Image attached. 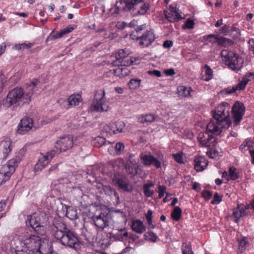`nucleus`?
<instances>
[{"mask_svg":"<svg viewBox=\"0 0 254 254\" xmlns=\"http://www.w3.org/2000/svg\"><path fill=\"white\" fill-rule=\"evenodd\" d=\"M144 237L145 240L153 243L155 242L158 238L157 235L152 232L146 233Z\"/></svg>","mask_w":254,"mask_h":254,"instance_id":"41","label":"nucleus"},{"mask_svg":"<svg viewBox=\"0 0 254 254\" xmlns=\"http://www.w3.org/2000/svg\"><path fill=\"white\" fill-rule=\"evenodd\" d=\"M254 78V73L253 72H249L243 78V79L245 80H248V82L249 81H251L252 79Z\"/></svg>","mask_w":254,"mask_h":254,"instance_id":"55","label":"nucleus"},{"mask_svg":"<svg viewBox=\"0 0 254 254\" xmlns=\"http://www.w3.org/2000/svg\"><path fill=\"white\" fill-rule=\"evenodd\" d=\"M74 29V28L73 26H68V27H67L66 28L64 29L63 30V31H64V34H65L70 32Z\"/></svg>","mask_w":254,"mask_h":254,"instance_id":"61","label":"nucleus"},{"mask_svg":"<svg viewBox=\"0 0 254 254\" xmlns=\"http://www.w3.org/2000/svg\"><path fill=\"white\" fill-rule=\"evenodd\" d=\"M53 231L55 238L62 245L75 250L80 248L78 238L64 223H58L55 224Z\"/></svg>","mask_w":254,"mask_h":254,"instance_id":"4","label":"nucleus"},{"mask_svg":"<svg viewBox=\"0 0 254 254\" xmlns=\"http://www.w3.org/2000/svg\"><path fill=\"white\" fill-rule=\"evenodd\" d=\"M55 151L51 150L50 152H47V154L45 156L46 158L48 159L50 161L55 156Z\"/></svg>","mask_w":254,"mask_h":254,"instance_id":"57","label":"nucleus"},{"mask_svg":"<svg viewBox=\"0 0 254 254\" xmlns=\"http://www.w3.org/2000/svg\"><path fill=\"white\" fill-rule=\"evenodd\" d=\"M194 162V169L197 172H200L204 170L208 165L207 161L204 157L202 156L195 157Z\"/></svg>","mask_w":254,"mask_h":254,"instance_id":"21","label":"nucleus"},{"mask_svg":"<svg viewBox=\"0 0 254 254\" xmlns=\"http://www.w3.org/2000/svg\"><path fill=\"white\" fill-rule=\"evenodd\" d=\"M118 239L120 241H123L124 237H128V233L125 231V229H121L120 231L117 234Z\"/></svg>","mask_w":254,"mask_h":254,"instance_id":"45","label":"nucleus"},{"mask_svg":"<svg viewBox=\"0 0 254 254\" xmlns=\"http://www.w3.org/2000/svg\"><path fill=\"white\" fill-rule=\"evenodd\" d=\"M94 145L97 147H100L106 144V141L105 138L101 136L96 137L94 141Z\"/></svg>","mask_w":254,"mask_h":254,"instance_id":"40","label":"nucleus"},{"mask_svg":"<svg viewBox=\"0 0 254 254\" xmlns=\"http://www.w3.org/2000/svg\"><path fill=\"white\" fill-rule=\"evenodd\" d=\"M210 133H211L207 130L205 132H200L198 134L197 139L202 146L211 148L216 145L215 139L211 134H210Z\"/></svg>","mask_w":254,"mask_h":254,"instance_id":"12","label":"nucleus"},{"mask_svg":"<svg viewBox=\"0 0 254 254\" xmlns=\"http://www.w3.org/2000/svg\"><path fill=\"white\" fill-rule=\"evenodd\" d=\"M6 45L4 43L0 45V56L4 53L5 50Z\"/></svg>","mask_w":254,"mask_h":254,"instance_id":"62","label":"nucleus"},{"mask_svg":"<svg viewBox=\"0 0 254 254\" xmlns=\"http://www.w3.org/2000/svg\"><path fill=\"white\" fill-rule=\"evenodd\" d=\"M247 83L248 80H245L242 78V80L236 86H234L232 89L228 90V94H231L237 90L244 89Z\"/></svg>","mask_w":254,"mask_h":254,"instance_id":"31","label":"nucleus"},{"mask_svg":"<svg viewBox=\"0 0 254 254\" xmlns=\"http://www.w3.org/2000/svg\"><path fill=\"white\" fill-rule=\"evenodd\" d=\"M173 157L175 161L179 163H183V154L181 153L173 154Z\"/></svg>","mask_w":254,"mask_h":254,"instance_id":"47","label":"nucleus"},{"mask_svg":"<svg viewBox=\"0 0 254 254\" xmlns=\"http://www.w3.org/2000/svg\"><path fill=\"white\" fill-rule=\"evenodd\" d=\"M6 206V202L2 201L0 202V212L2 211Z\"/></svg>","mask_w":254,"mask_h":254,"instance_id":"64","label":"nucleus"},{"mask_svg":"<svg viewBox=\"0 0 254 254\" xmlns=\"http://www.w3.org/2000/svg\"><path fill=\"white\" fill-rule=\"evenodd\" d=\"M64 35V31L61 30L58 33L56 34L54 33L53 32H52L50 35L46 39V42L51 40H54L58 38H60L62 37Z\"/></svg>","mask_w":254,"mask_h":254,"instance_id":"38","label":"nucleus"},{"mask_svg":"<svg viewBox=\"0 0 254 254\" xmlns=\"http://www.w3.org/2000/svg\"><path fill=\"white\" fill-rule=\"evenodd\" d=\"M153 212L151 210H149L147 213L146 214V218L147 220V222L148 224L150 226L152 225V216Z\"/></svg>","mask_w":254,"mask_h":254,"instance_id":"52","label":"nucleus"},{"mask_svg":"<svg viewBox=\"0 0 254 254\" xmlns=\"http://www.w3.org/2000/svg\"><path fill=\"white\" fill-rule=\"evenodd\" d=\"M125 148V145L122 142H118L116 144L115 146V150L117 152V154H120L122 151H123Z\"/></svg>","mask_w":254,"mask_h":254,"instance_id":"46","label":"nucleus"},{"mask_svg":"<svg viewBox=\"0 0 254 254\" xmlns=\"http://www.w3.org/2000/svg\"><path fill=\"white\" fill-rule=\"evenodd\" d=\"M194 22L193 20L191 19H188L185 25H184V28H188V29H191L194 26Z\"/></svg>","mask_w":254,"mask_h":254,"instance_id":"51","label":"nucleus"},{"mask_svg":"<svg viewBox=\"0 0 254 254\" xmlns=\"http://www.w3.org/2000/svg\"><path fill=\"white\" fill-rule=\"evenodd\" d=\"M183 254H193L190 243H184L182 247Z\"/></svg>","mask_w":254,"mask_h":254,"instance_id":"39","label":"nucleus"},{"mask_svg":"<svg viewBox=\"0 0 254 254\" xmlns=\"http://www.w3.org/2000/svg\"><path fill=\"white\" fill-rule=\"evenodd\" d=\"M91 108L92 110L97 112L108 111L109 106L106 104L105 93L104 91H99L95 93Z\"/></svg>","mask_w":254,"mask_h":254,"instance_id":"8","label":"nucleus"},{"mask_svg":"<svg viewBox=\"0 0 254 254\" xmlns=\"http://www.w3.org/2000/svg\"><path fill=\"white\" fill-rule=\"evenodd\" d=\"M178 93L181 98H187L190 96L192 89L190 87L180 86L178 87Z\"/></svg>","mask_w":254,"mask_h":254,"instance_id":"25","label":"nucleus"},{"mask_svg":"<svg viewBox=\"0 0 254 254\" xmlns=\"http://www.w3.org/2000/svg\"><path fill=\"white\" fill-rule=\"evenodd\" d=\"M45 215L40 212H35L27 216L26 224L31 227L37 234L44 235L46 231Z\"/></svg>","mask_w":254,"mask_h":254,"instance_id":"6","label":"nucleus"},{"mask_svg":"<svg viewBox=\"0 0 254 254\" xmlns=\"http://www.w3.org/2000/svg\"><path fill=\"white\" fill-rule=\"evenodd\" d=\"M66 209V216L69 219L74 220L78 218L76 209L70 206H65Z\"/></svg>","mask_w":254,"mask_h":254,"instance_id":"29","label":"nucleus"},{"mask_svg":"<svg viewBox=\"0 0 254 254\" xmlns=\"http://www.w3.org/2000/svg\"><path fill=\"white\" fill-rule=\"evenodd\" d=\"M81 101V96L79 94L70 96L67 100V102L70 106H77Z\"/></svg>","mask_w":254,"mask_h":254,"instance_id":"30","label":"nucleus"},{"mask_svg":"<svg viewBox=\"0 0 254 254\" xmlns=\"http://www.w3.org/2000/svg\"><path fill=\"white\" fill-rule=\"evenodd\" d=\"M132 230L137 233H142L145 230V227L142 221L139 220H136L132 222Z\"/></svg>","mask_w":254,"mask_h":254,"instance_id":"24","label":"nucleus"},{"mask_svg":"<svg viewBox=\"0 0 254 254\" xmlns=\"http://www.w3.org/2000/svg\"><path fill=\"white\" fill-rule=\"evenodd\" d=\"M10 245L16 252L37 253L46 249L49 246V242L38 235L30 234L25 231L18 239H13Z\"/></svg>","mask_w":254,"mask_h":254,"instance_id":"1","label":"nucleus"},{"mask_svg":"<svg viewBox=\"0 0 254 254\" xmlns=\"http://www.w3.org/2000/svg\"><path fill=\"white\" fill-rule=\"evenodd\" d=\"M244 105L239 102H236L232 107V115L234 125H238L241 121L245 113Z\"/></svg>","mask_w":254,"mask_h":254,"instance_id":"11","label":"nucleus"},{"mask_svg":"<svg viewBox=\"0 0 254 254\" xmlns=\"http://www.w3.org/2000/svg\"><path fill=\"white\" fill-rule=\"evenodd\" d=\"M141 81L138 78L131 79L128 83V86L130 89H136L140 87Z\"/></svg>","mask_w":254,"mask_h":254,"instance_id":"35","label":"nucleus"},{"mask_svg":"<svg viewBox=\"0 0 254 254\" xmlns=\"http://www.w3.org/2000/svg\"><path fill=\"white\" fill-rule=\"evenodd\" d=\"M134 156V155L132 153L130 154L129 155L128 161L133 165L136 164V162L133 160H132V158Z\"/></svg>","mask_w":254,"mask_h":254,"instance_id":"63","label":"nucleus"},{"mask_svg":"<svg viewBox=\"0 0 254 254\" xmlns=\"http://www.w3.org/2000/svg\"><path fill=\"white\" fill-rule=\"evenodd\" d=\"M202 196L206 199H209L212 196V194L208 190H203L202 192Z\"/></svg>","mask_w":254,"mask_h":254,"instance_id":"56","label":"nucleus"},{"mask_svg":"<svg viewBox=\"0 0 254 254\" xmlns=\"http://www.w3.org/2000/svg\"><path fill=\"white\" fill-rule=\"evenodd\" d=\"M114 182L117 187L124 191H130L131 190L129 186L128 181L126 178H117L114 180Z\"/></svg>","mask_w":254,"mask_h":254,"instance_id":"20","label":"nucleus"},{"mask_svg":"<svg viewBox=\"0 0 254 254\" xmlns=\"http://www.w3.org/2000/svg\"><path fill=\"white\" fill-rule=\"evenodd\" d=\"M125 127V123L122 121H118L114 123L111 126V130L114 133H119L124 131Z\"/></svg>","mask_w":254,"mask_h":254,"instance_id":"27","label":"nucleus"},{"mask_svg":"<svg viewBox=\"0 0 254 254\" xmlns=\"http://www.w3.org/2000/svg\"><path fill=\"white\" fill-rule=\"evenodd\" d=\"M181 209L178 206H176L171 214V216L174 220L178 221L181 218Z\"/></svg>","mask_w":254,"mask_h":254,"instance_id":"36","label":"nucleus"},{"mask_svg":"<svg viewBox=\"0 0 254 254\" xmlns=\"http://www.w3.org/2000/svg\"><path fill=\"white\" fill-rule=\"evenodd\" d=\"M222 201L221 197L216 192L214 194L213 200L211 201V203L213 204H216L219 203Z\"/></svg>","mask_w":254,"mask_h":254,"instance_id":"50","label":"nucleus"},{"mask_svg":"<svg viewBox=\"0 0 254 254\" xmlns=\"http://www.w3.org/2000/svg\"><path fill=\"white\" fill-rule=\"evenodd\" d=\"M158 189L159 193L158 196L159 198H161L163 196L164 193L166 192V188L164 186L159 185Z\"/></svg>","mask_w":254,"mask_h":254,"instance_id":"48","label":"nucleus"},{"mask_svg":"<svg viewBox=\"0 0 254 254\" xmlns=\"http://www.w3.org/2000/svg\"><path fill=\"white\" fill-rule=\"evenodd\" d=\"M239 241V250L242 253L246 248L248 245V242L246 238L240 239Z\"/></svg>","mask_w":254,"mask_h":254,"instance_id":"42","label":"nucleus"},{"mask_svg":"<svg viewBox=\"0 0 254 254\" xmlns=\"http://www.w3.org/2000/svg\"><path fill=\"white\" fill-rule=\"evenodd\" d=\"M229 105L223 102L213 112V117L216 121L214 123L210 121L207 126V130L214 135H219L221 133L222 128H228L231 125L229 119Z\"/></svg>","mask_w":254,"mask_h":254,"instance_id":"3","label":"nucleus"},{"mask_svg":"<svg viewBox=\"0 0 254 254\" xmlns=\"http://www.w3.org/2000/svg\"><path fill=\"white\" fill-rule=\"evenodd\" d=\"M147 73L149 75H154L158 77L161 76V72L158 70H148Z\"/></svg>","mask_w":254,"mask_h":254,"instance_id":"53","label":"nucleus"},{"mask_svg":"<svg viewBox=\"0 0 254 254\" xmlns=\"http://www.w3.org/2000/svg\"><path fill=\"white\" fill-rule=\"evenodd\" d=\"M139 157L142 164L145 166H149L152 165L156 168H159L161 167V162L150 154H145L141 153Z\"/></svg>","mask_w":254,"mask_h":254,"instance_id":"15","label":"nucleus"},{"mask_svg":"<svg viewBox=\"0 0 254 254\" xmlns=\"http://www.w3.org/2000/svg\"><path fill=\"white\" fill-rule=\"evenodd\" d=\"M18 160L16 158H12L9 160L8 162L3 165L0 169V180L1 182H5L8 180L11 175L15 171L16 166L18 164Z\"/></svg>","mask_w":254,"mask_h":254,"instance_id":"9","label":"nucleus"},{"mask_svg":"<svg viewBox=\"0 0 254 254\" xmlns=\"http://www.w3.org/2000/svg\"><path fill=\"white\" fill-rule=\"evenodd\" d=\"M250 50L254 54V38H252L248 42Z\"/></svg>","mask_w":254,"mask_h":254,"instance_id":"58","label":"nucleus"},{"mask_svg":"<svg viewBox=\"0 0 254 254\" xmlns=\"http://www.w3.org/2000/svg\"><path fill=\"white\" fill-rule=\"evenodd\" d=\"M221 55L224 58L226 64L234 71L238 72L243 67V59L234 52L225 50H222Z\"/></svg>","mask_w":254,"mask_h":254,"instance_id":"7","label":"nucleus"},{"mask_svg":"<svg viewBox=\"0 0 254 254\" xmlns=\"http://www.w3.org/2000/svg\"><path fill=\"white\" fill-rule=\"evenodd\" d=\"M50 160L45 156L39 159L38 162L35 165L34 170L35 171H41L49 163Z\"/></svg>","mask_w":254,"mask_h":254,"instance_id":"26","label":"nucleus"},{"mask_svg":"<svg viewBox=\"0 0 254 254\" xmlns=\"http://www.w3.org/2000/svg\"><path fill=\"white\" fill-rule=\"evenodd\" d=\"M92 219L96 226L101 229H104L109 225V218L107 215L104 213L94 216Z\"/></svg>","mask_w":254,"mask_h":254,"instance_id":"17","label":"nucleus"},{"mask_svg":"<svg viewBox=\"0 0 254 254\" xmlns=\"http://www.w3.org/2000/svg\"><path fill=\"white\" fill-rule=\"evenodd\" d=\"M202 72L204 73L205 76V78L204 79V80L208 81L212 78L213 75V71L208 65H204L202 69Z\"/></svg>","mask_w":254,"mask_h":254,"instance_id":"33","label":"nucleus"},{"mask_svg":"<svg viewBox=\"0 0 254 254\" xmlns=\"http://www.w3.org/2000/svg\"><path fill=\"white\" fill-rule=\"evenodd\" d=\"M11 142L9 138H5L3 139L0 143V146L2 149L4 157L6 158L8 154L11 151Z\"/></svg>","mask_w":254,"mask_h":254,"instance_id":"22","label":"nucleus"},{"mask_svg":"<svg viewBox=\"0 0 254 254\" xmlns=\"http://www.w3.org/2000/svg\"><path fill=\"white\" fill-rule=\"evenodd\" d=\"M173 43L172 41L167 40L164 42L163 46L165 48H170L173 46Z\"/></svg>","mask_w":254,"mask_h":254,"instance_id":"60","label":"nucleus"},{"mask_svg":"<svg viewBox=\"0 0 254 254\" xmlns=\"http://www.w3.org/2000/svg\"><path fill=\"white\" fill-rule=\"evenodd\" d=\"M32 46H33V44L32 43H28V44L21 43V44H16L14 46V49L15 50H18L25 49H29L32 47Z\"/></svg>","mask_w":254,"mask_h":254,"instance_id":"43","label":"nucleus"},{"mask_svg":"<svg viewBox=\"0 0 254 254\" xmlns=\"http://www.w3.org/2000/svg\"><path fill=\"white\" fill-rule=\"evenodd\" d=\"M124 3L122 1H117L116 5L115 12L118 13L122 10L130 11L133 16L143 15L149 9L148 3L143 2V0H124Z\"/></svg>","mask_w":254,"mask_h":254,"instance_id":"5","label":"nucleus"},{"mask_svg":"<svg viewBox=\"0 0 254 254\" xmlns=\"http://www.w3.org/2000/svg\"><path fill=\"white\" fill-rule=\"evenodd\" d=\"M212 37H214L217 43L224 47L229 46L233 44V42L230 39L224 37H219L212 34L207 36V40H209V38Z\"/></svg>","mask_w":254,"mask_h":254,"instance_id":"23","label":"nucleus"},{"mask_svg":"<svg viewBox=\"0 0 254 254\" xmlns=\"http://www.w3.org/2000/svg\"><path fill=\"white\" fill-rule=\"evenodd\" d=\"M156 117L152 114H147L138 117V121L142 124L148 125L155 121Z\"/></svg>","mask_w":254,"mask_h":254,"instance_id":"28","label":"nucleus"},{"mask_svg":"<svg viewBox=\"0 0 254 254\" xmlns=\"http://www.w3.org/2000/svg\"><path fill=\"white\" fill-rule=\"evenodd\" d=\"M96 188L101 194H105L111 197H115L116 199H119V196L117 192L109 185H105L102 183H99L97 184Z\"/></svg>","mask_w":254,"mask_h":254,"instance_id":"18","label":"nucleus"},{"mask_svg":"<svg viewBox=\"0 0 254 254\" xmlns=\"http://www.w3.org/2000/svg\"><path fill=\"white\" fill-rule=\"evenodd\" d=\"M130 52L127 49L120 50L116 54V60L113 64L115 66H127L132 64L133 61L128 56Z\"/></svg>","mask_w":254,"mask_h":254,"instance_id":"10","label":"nucleus"},{"mask_svg":"<svg viewBox=\"0 0 254 254\" xmlns=\"http://www.w3.org/2000/svg\"><path fill=\"white\" fill-rule=\"evenodd\" d=\"M252 144V141L250 139H247L240 146L239 148L242 152H245L251 147Z\"/></svg>","mask_w":254,"mask_h":254,"instance_id":"37","label":"nucleus"},{"mask_svg":"<svg viewBox=\"0 0 254 254\" xmlns=\"http://www.w3.org/2000/svg\"><path fill=\"white\" fill-rule=\"evenodd\" d=\"M240 211H239V209H238L237 208V209H235L233 210V216L236 218L235 222L238 223L239 222V219L243 217L241 214H240Z\"/></svg>","mask_w":254,"mask_h":254,"instance_id":"49","label":"nucleus"},{"mask_svg":"<svg viewBox=\"0 0 254 254\" xmlns=\"http://www.w3.org/2000/svg\"><path fill=\"white\" fill-rule=\"evenodd\" d=\"M72 145V138L69 136H66L62 137L56 142L55 147L59 150L60 153L70 148Z\"/></svg>","mask_w":254,"mask_h":254,"instance_id":"16","label":"nucleus"},{"mask_svg":"<svg viewBox=\"0 0 254 254\" xmlns=\"http://www.w3.org/2000/svg\"><path fill=\"white\" fill-rule=\"evenodd\" d=\"M33 126V122L32 119L28 117L24 118L18 125L17 132L20 134H24L28 132Z\"/></svg>","mask_w":254,"mask_h":254,"instance_id":"14","label":"nucleus"},{"mask_svg":"<svg viewBox=\"0 0 254 254\" xmlns=\"http://www.w3.org/2000/svg\"><path fill=\"white\" fill-rule=\"evenodd\" d=\"M229 176L230 179L232 180H235L238 178V174L236 172V169L233 167L230 168Z\"/></svg>","mask_w":254,"mask_h":254,"instance_id":"44","label":"nucleus"},{"mask_svg":"<svg viewBox=\"0 0 254 254\" xmlns=\"http://www.w3.org/2000/svg\"><path fill=\"white\" fill-rule=\"evenodd\" d=\"M114 73L116 76L122 77L127 76L129 74V70L126 66L118 67L114 70Z\"/></svg>","mask_w":254,"mask_h":254,"instance_id":"32","label":"nucleus"},{"mask_svg":"<svg viewBox=\"0 0 254 254\" xmlns=\"http://www.w3.org/2000/svg\"><path fill=\"white\" fill-rule=\"evenodd\" d=\"M164 13L166 19L171 22L179 21L183 18L180 14L179 9L171 5L168 9L164 10Z\"/></svg>","mask_w":254,"mask_h":254,"instance_id":"13","label":"nucleus"},{"mask_svg":"<svg viewBox=\"0 0 254 254\" xmlns=\"http://www.w3.org/2000/svg\"><path fill=\"white\" fill-rule=\"evenodd\" d=\"M40 83L38 79L34 78L31 84L27 85V91L24 93L21 88H14L10 91L5 99L2 101V105L5 107H9L15 104L18 106H22L24 104H28L31 100L32 96L35 93V88Z\"/></svg>","mask_w":254,"mask_h":254,"instance_id":"2","label":"nucleus"},{"mask_svg":"<svg viewBox=\"0 0 254 254\" xmlns=\"http://www.w3.org/2000/svg\"><path fill=\"white\" fill-rule=\"evenodd\" d=\"M138 39L140 40V45L148 47L154 41L155 36L152 31H148L145 32Z\"/></svg>","mask_w":254,"mask_h":254,"instance_id":"19","label":"nucleus"},{"mask_svg":"<svg viewBox=\"0 0 254 254\" xmlns=\"http://www.w3.org/2000/svg\"><path fill=\"white\" fill-rule=\"evenodd\" d=\"M237 208L239 209V211H240V214H241L243 216L247 214L246 208H244V205L238 204L237 205Z\"/></svg>","mask_w":254,"mask_h":254,"instance_id":"54","label":"nucleus"},{"mask_svg":"<svg viewBox=\"0 0 254 254\" xmlns=\"http://www.w3.org/2000/svg\"><path fill=\"white\" fill-rule=\"evenodd\" d=\"M164 73L167 76H172L175 74L174 69L172 68L165 70Z\"/></svg>","mask_w":254,"mask_h":254,"instance_id":"59","label":"nucleus"},{"mask_svg":"<svg viewBox=\"0 0 254 254\" xmlns=\"http://www.w3.org/2000/svg\"><path fill=\"white\" fill-rule=\"evenodd\" d=\"M153 186L154 184L152 183L145 184L143 186V193L146 197H150L153 194V190H150V188Z\"/></svg>","mask_w":254,"mask_h":254,"instance_id":"34","label":"nucleus"}]
</instances>
